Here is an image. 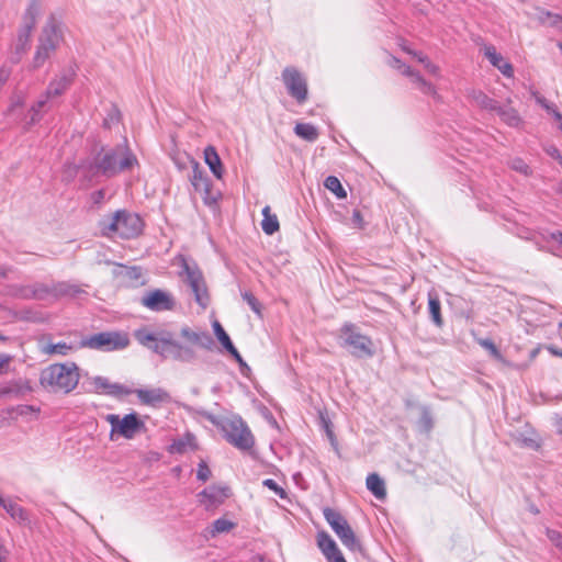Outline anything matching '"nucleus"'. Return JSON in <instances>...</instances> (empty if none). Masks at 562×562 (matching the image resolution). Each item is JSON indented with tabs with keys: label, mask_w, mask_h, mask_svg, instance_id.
<instances>
[{
	"label": "nucleus",
	"mask_w": 562,
	"mask_h": 562,
	"mask_svg": "<svg viewBox=\"0 0 562 562\" xmlns=\"http://www.w3.org/2000/svg\"><path fill=\"white\" fill-rule=\"evenodd\" d=\"M323 515L330 526V528L334 530V532L337 535V537L340 539L341 543L350 551L352 552H361L362 546L359 541V539L356 537L352 528L346 520V518L337 510L326 507L323 510Z\"/></svg>",
	"instance_id": "8"
},
{
	"label": "nucleus",
	"mask_w": 562,
	"mask_h": 562,
	"mask_svg": "<svg viewBox=\"0 0 562 562\" xmlns=\"http://www.w3.org/2000/svg\"><path fill=\"white\" fill-rule=\"evenodd\" d=\"M321 422L331 445L336 447V437L331 429L330 420L324 414H321Z\"/></svg>",
	"instance_id": "46"
},
{
	"label": "nucleus",
	"mask_w": 562,
	"mask_h": 562,
	"mask_svg": "<svg viewBox=\"0 0 562 562\" xmlns=\"http://www.w3.org/2000/svg\"><path fill=\"white\" fill-rule=\"evenodd\" d=\"M184 282L190 286L194 294L195 302L205 308L210 303L206 284L202 272L189 263H183Z\"/></svg>",
	"instance_id": "13"
},
{
	"label": "nucleus",
	"mask_w": 562,
	"mask_h": 562,
	"mask_svg": "<svg viewBox=\"0 0 562 562\" xmlns=\"http://www.w3.org/2000/svg\"><path fill=\"white\" fill-rule=\"evenodd\" d=\"M536 101L539 103L548 113L552 111V108H555L554 104L550 103L544 97L536 95Z\"/></svg>",
	"instance_id": "52"
},
{
	"label": "nucleus",
	"mask_w": 562,
	"mask_h": 562,
	"mask_svg": "<svg viewBox=\"0 0 562 562\" xmlns=\"http://www.w3.org/2000/svg\"><path fill=\"white\" fill-rule=\"evenodd\" d=\"M550 238L554 241H558L561 245L562 244V232H560V231L552 232L550 234Z\"/></svg>",
	"instance_id": "58"
},
{
	"label": "nucleus",
	"mask_w": 562,
	"mask_h": 562,
	"mask_svg": "<svg viewBox=\"0 0 562 562\" xmlns=\"http://www.w3.org/2000/svg\"><path fill=\"white\" fill-rule=\"evenodd\" d=\"M228 496L229 488L218 486H210L199 494L200 502L205 506L206 509L217 507L218 505L223 504Z\"/></svg>",
	"instance_id": "20"
},
{
	"label": "nucleus",
	"mask_w": 562,
	"mask_h": 562,
	"mask_svg": "<svg viewBox=\"0 0 562 562\" xmlns=\"http://www.w3.org/2000/svg\"><path fill=\"white\" fill-rule=\"evenodd\" d=\"M367 488L378 498L383 499L386 496L385 483L376 473H370L366 480Z\"/></svg>",
	"instance_id": "27"
},
{
	"label": "nucleus",
	"mask_w": 562,
	"mask_h": 562,
	"mask_svg": "<svg viewBox=\"0 0 562 562\" xmlns=\"http://www.w3.org/2000/svg\"><path fill=\"white\" fill-rule=\"evenodd\" d=\"M477 342L481 347L486 349L494 359H496V360L503 359L501 351L498 350L496 345L493 342V340H491L490 338H481L477 340Z\"/></svg>",
	"instance_id": "42"
},
{
	"label": "nucleus",
	"mask_w": 562,
	"mask_h": 562,
	"mask_svg": "<svg viewBox=\"0 0 562 562\" xmlns=\"http://www.w3.org/2000/svg\"><path fill=\"white\" fill-rule=\"evenodd\" d=\"M263 220L261 222V228L267 235H273L279 231L280 225L276 214L271 213V209L269 205L262 209Z\"/></svg>",
	"instance_id": "30"
},
{
	"label": "nucleus",
	"mask_w": 562,
	"mask_h": 562,
	"mask_svg": "<svg viewBox=\"0 0 562 562\" xmlns=\"http://www.w3.org/2000/svg\"><path fill=\"white\" fill-rule=\"evenodd\" d=\"M241 297L249 305V307L252 310V312L261 318L262 317V305L258 301V299L249 291L243 292Z\"/></svg>",
	"instance_id": "38"
},
{
	"label": "nucleus",
	"mask_w": 562,
	"mask_h": 562,
	"mask_svg": "<svg viewBox=\"0 0 562 562\" xmlns=\"http://www.w3.org/2000/svg\"><path fill=\"white\" fill-rule=\"evenodd\" d=\"M519 442L522 447H527L533 450H537L540 447L539 442L536 439L529 437H522L521 439H519Z\"/></svg>",
	"instance_id": "50"
},
{
	"label": "nucleus",
	"mask_w": 562,
	"mask_h": 562,
	"mask_svg": "<svg viewBox=\"0 0 562 562\" xmlns=\"http://www.w3.org/2000/svg\"><path fill=\"white\" fill-rule=\"evenodd\" d=\"M143 225L139 215L125 210H119L112 216L100 222L104 235L119 236L123 239L137 237L143 231Z\"/></svg>",
	"instance_id": "4"
},
{
	"label": "nucleus",
	"mask_w": 562,
	"mask_h": 562,
	"mask_svg": "<svg viewBox=\"0 0 562 562\" xmlns=\"http://www.w3.org/2000/svg\"><path fill=\"white\" fill-rule=\"evenodd\" d=\"M3 509L21 526H31L30 514L25 508L12 502L11 499L5 504Z\"/></svg>",
	"instance_id": "25"
},
{
	"label": "nucleus",
	"mask_w": 562,
	"mask_h": 562,
	"mask_svg": "<svg viewBox=\"0 0 562 562\" xmlns=\"http://www.w3.org/2000/svg\"><path fill=\"white\" fill-rule=\"evenodd\" d=\"M48 104V102L43 98L41 97L40 100H37L30 109V121H29V124L30 125H33V124H36L37 122H40V120L42 119V114H41V111L42 109H44L46 105Z\"/></svg>",
	"instance_id": "37"
},
{
	"label": "nucleus",
	"mask_w": 562,
	"mask_h": 562,
	"mask_svg": "<svg viewBox=\"0 0 562 562\" xmlns=\"http://www.w3.org/2000/svg\"><path fill=\"white\" fill-rule=\"evenodd\" d=\"M557 427H558V430L559 432H562V417H560L557 422Z\"/></svg>",
	"instance_id": "64"
},
{
	"label": "nucleus",
	"mask_w": 562,
	"mask_h": 562,
	"mask_svg": "<svg viewBox=\"0 0 562 562\" xmlns=\"http://www.w3.org/2000/svg\"><path fill=\"white\" fill-rule=\"evenodd\" d=\"M91 196H92L93 202L95 204H99L104 200L105 191L103 189H100L98 191H94Z\"/></svg>",
	"instance_id": "55"
},
{
	"label": "nucleus",
	"mask_w": 562,
	"mask_h": 562,
	"mask_svg": "<svg viewBox=\"0 0 562 562\" xmlns=\"http://www.w3.org/2000/svg\"><path fill=\"white\" fill-rule=\"evenodd\" d=\"M495 113H497L502 122L510 127H519L522 123V119L520 117L517 110L509 105L499 104Z\"/></svg>",
	"instance_id": "26"
},
{
	"label": "nucleus",
	"mask_w": 562,
	"mask_h": 562,
	"mask_svg": "<svg viewBox=\"0 0 562 562\" xmlns=\"http://www.w3.org/2000/svg\"><path fill=\"white\" fill-rule=\"evenodd\" d=\"M510 168L524 176L531 173L530 167L521 158H514L510 161Z\"/></svg>",
	"instance_id": "44"
},
{
	"label": "nucleus",
	"mask_w": 562,
	"mask_h": 562,
	"mask_svg": "<svg viewBox=\"0 0 562 562\" xmlns=\"http://www.w3.org/2000/svg\"><path fill=\"white\" fill-rule=\"evenodd\" d=\"M537 20L540 24L562 31V15L544 9H537Z\"/></svg>",
	"instance_id": "29"
},
{
	"label": "nucleus",
	"mask_w": 562,
	"mask_h": 562,
	"mask_svg": "<svg viewBox=\"0 0 562 562\" xmlns=\"http://www.w3.org/2000/svg\"><path fill=\"white\" fill-rule=\"evenodd\" d=\"M389 66L392 68L397 69L401 71L404 76L411 77L413 81L417 85V87L420 89L422 92L426 94L435 93L434 86L426 81L419 72L413 70L409 66L405 65L401 59H398L395 56H391L389 61Z\"/></svg>",
	"instance_id": "16"
},
{
	"label": "nucleus",
	"mask_w": 562,
	"mask_h": 562,
	"mask_svg": "<svg viewBox=\"0 0 562 562\" xmlns=\"http://www.w3.org/2000/svg\"><path fill=\"white\" fill-rule=\"evenodd\" d=\"M56 291L61 295H70V296H76L82 292V290L78 285L70 284L67 282L59 283L56 286Z\"/></svg>",
	"instance_id": "43"
},
{
	"label": "nucleus",
	"mask_w": 562,
	"mask_h": 562,
	"mask_svg": "<svg viewBox=\"0 0 562 562\" xmlns=\"http://www.w3.org/2000/svg\"><path fill=\"white\" fill-rule=\"evenodd\" d=\"M40 14V4L37 1H32L23 15V23L18 32L15 43V54L21 55L26 52L30 46L31 35L36 25V20Z\"/></svg>",
	"instance_id": "11"
},
{
	"label": "nucleus",
	"mask_w": 562,
	"mask_h": 562,
	"mask_svg": "<svg viewBox=\"0 0 562 562\" xmlns=\"http://www.w3.org/2000/svg\"><path fill=\"white\" fill-rule=\"evenodd\" d=\"M239 369L241 374L247 375V373L250 371L249 366L245 362L244 359H241V362H238Z\"/></svg>",
	"instance_id": "59"
},
{
	"label": "nucleus",
	"mask_w": 562,
	"mask_h": 562,
	"mask_svg": "<svg viewBox=\"0 0 562 562\" xmlns=\"http://www.w3.org/2000/svg\"><path fill=\"white\" fill-rule=\"evenodd\" d=\"M188 448L192 450L196 449L195 437L189 432L183 438L173 440L170 446V452L182 454Z\"/></svg>",
	"instance_id": "33"
},
{
	"label": "nucleus",
	"mask_w": 562,
	"mask_h": 562,
	"mask_svg": "<svg viewBox=\"0 0 562 562\" xmlns=\"http://www.w3.org/2000/svg\"><path fill=\"white\" fill-rule=\"evenodd\" d=\"M282 81L288 93L296 100L299 104L307 100V82L304 76L295 67H285L282 71Z\"/></svg>",
	"instance_id": "12"
},
{
	"label": "nucleus",
	"mask_w": 562,
	"mask_h": 562,
	"mask_svg": "<svg viewBox=\"0 0 562 562\" xmlns=\"http://www.w3.org/2000/svg\"><path fill=\"white\" fill-rule=\"evenodd\" d=\"M105 420L111 425L110 438L113 440L117 434L125 439H133L137 434L146 430L145 423L139 418L138 414L133 412L121 418L116 414H109Z\"/></svg>",
	"instance_id": "10"
},
{
	"label": "nucleus",
	"mask_w": 562,
	"mask_h": 562,
	"mask_svg": "<svg viewBox=\"0 0 562 562\" xmlns=\"http://www.w3.org/2000/svg\"><path fill=\"white\" fill-rule=\"evenodd\" d=\"M48 290L43 284L35 285H11L8 293L16 299L31 300L42 297V294L47 293Z\"/></svg>",
	"instance_id": "22"
},
{
	"label": "nucleus",
	"mask_w": 562,
	"mask_h": 562,
	"mask_svg": "<svg viewBox=\"0 0 562 562\" xmlns=\"http://www.w3.org/2000/svg\"><path fill=\"white\" fill-rule=\"evenodd\" d=\"M211 470L204 461H201L198 467L196 477L202 482H206L211 476Z\"/></svg>",
	"instance_id": "47"
},
{
	"label": "nucleus",
	"mask_w": 562,
	"mask_h": 562,
	"mask_svg": "<svg viewBox=\"0 0 562 562\" xmlns=\"http://www.w3.org/2000/svg\"><path fill=\"white\" fill-rule=\"evenodd\" d=\"M548 154L554 159H557L559 164L562 166V154L558 148H552L551 150H548Z\"/></svg>",
	"instance_id": "56"
},
{
	"label": "nucleus",
	"mask_w": 562,
	"mask_h": 562,
	"mask_svg": "<svg viewBox=\"0 0 562 562\" xmlns=\"http://www.w3.org/2000/svg\"><path fill=\"white\" fill-rule=\"evenodd\" d=\"M79 379V368L75 362L53 363L41 371L40 384L48 392L68 394L77 387Z\"/></svg>",
	"instance_id": "3"
},
{
	"label": "nucleus",
	"mask_w": 562,
	"mask_h": 562,
	"mask_svg": "<svg viewBox=\"0 0 562 562\" xmlns=\"http://www.w3.org/2000/svg\"><path fill=\"white\" fill-rule=\"evenodd\" d=\"M418 425L420 429L425 432H430L431 429L434 428V418L429 407L423 406L420 408V417L418 420Z\"/></svg>",
	"instance_id": "36"
},
{
	"label": "nucleus",
	"mask_w": 562,
	"mask_h": 562,
	"mask_svg": "<svg viewBox=\"0 0 562 562\" xmlns=\"http://www.w3.org/2000/svg\"><path fill=\"white\" fill-rule=\"evenodd\" d=\"M135 339L145 348L160 356L162 359H171L183 363H193L198 359V353L193 346H199L206 350L214 348V339L206 330H193L189 326H182L179 337L168 329H157L150 331L146 327L134 331Z\"/></svg>",
	"instance_id": "1"
},
{
	"label": "nucleus",
	"mask_w": 562,
	"mask_h": 562,
	"mask_svg": "<svg viewBox=\"0 0 562 562\" xmlns=\"http://www.w3.org/2000/svg\"><path fill=\"white\" fill-rule=\"evenodd\" d=\"M324 186L327 190L333 192L338 199H345L347 196V192L341 186L340 180L335 176H328L324 181Z\"/></svg>",
	"instance_id": "35"
},
{
	"label": "nucleus",
	"mask_w": 562,
	"mask_h": 562,
	"mask_svg": "<svg viewBox=\"0 0 562 562\" xmlns=\"http://www.w3.org/2000/svg\"><path fill=\"white\" fill-rule=\"evenodd\" d=\"M341 347L348 348L357 358H370L374 355L373 342L369 336L362 335L353 324L347 323L340 328Z\"/></svg>",
	"instance_id": "9"
},
{
	"label": "nucleus",
	"mask_w": 562,
	"mask_h": 562,
	"mask_svg": "<svg viewBox=\"0 0 562 562\" xmlns=\"http://www.w3.org/2000/svg\"><path fill=\"white\" fill-rule=\"evenodd\" d=\"M223 432L224 438L240 451H249L255 446V437L248 425L239 416L224 418L221 422L213 420Z\"/></svg>",
	"instance_id": "6"
},
{
	"label": "nucleus",
	"mask_w": 562,
	"mask_h": 562,
	"mask_svg": "<svg viewBox=\"0 0 562 562\" xmlns=\"http://www.w3.org/2000/svg\"><path fill=\"white\" fill-rule=\"evenodd\" d=\"M88 385L89 387L86 389L88 393H100L115 397L130 395L133 392L127 386L120 383H112L108 378L101 375L89 378Z\"/></svg>",
	"instance_id": "14"
},
{
	"label": "nucleus",
	"mask_w": 562,
	"mask_h": 562,
	"mask_svg": "<svg viewBox=\"0 0 562 562\" xmlns=\"http://www.w3.org/2000/svg\"><path fill=\"white\" fill-rule=\"evenodd\" d=\"M294 133L307 142H315L319 135L317 128L310 123H297Z\"/></svg>",
	"instance_id": "34"
},
{
	"label": "nucleus",
	"mask_w": 562,
	"mask_h": 562,
	"mask_svg": "<svg viewBox=\"0 0 562 562\" xmlns=\"http://www.w3.org/2000/svg\"><path fill=\"white\" fill-rule=\"evenodd\" d=\"M428 311L434 324L441 328L443 325V319L441 316V303L436 293H428Z\"/></svg>",
	"instance_id": "28"
},
{
	"label": "nucleus",
	"mask_w": 562,
	"mask_h": 562,
	"mask_svg": "<svg viewBox=\"0 0 562 562\" xmlns=\"http://www.w3.org/2000/svg\"><path fill=\"white\" fill-rule=\"evenodd\" d=\"M317 546L327 562H347L333 538L326 532L317 533Z\"/></svg>",
	"instance_id": "18"
},
{
	"label": "nucleus",
	"mask_w": 562,
	"mask_h": 562,
	"mask_svg": "<svg viewBox=\"0 0 562 562\" xmlns=\"http://www.w3.org/2000/svg\"><path fill=\"white\" fill-rule=\"evenodd\" d=\"M33 392L31 382L26 379H18L0 385V396H11L14 398H23Z\"/></svg>",
	"instance_id": "21"
},
{
	"label": "nucleus",
	"mask_w": 562,
	"mask_h": 562,
	"mask_svg": "<svg viewBox=\"0 0 562 562\" xmlns=\"http://www.w3.org/2000/svg\"><path fill=\"white\" fill-rule=\"evenodd\" d=\"M214 334L217 337L218 341L223 346V348H228L229 345H232V340L228 336V334L225 331V329L222 327V325L215 321L213 323Z\"/></svg>",
	"instance_id": "40"
},
{
	"label": "nucleus",
	"mask_w": 562,
	"mask_h": 562,
	"mask_svg": "<svg viewBox=\"0 0 562 562\" xmlns=\"http://www.w3.org/2000/svg\"><path fill=\"white\" fill-rule=\"evenodd\" d=\"M142 304L154 312L172 311L176 307L173 296L160 289L148 292L140 300Z\"/></svg>",
	"instance_id": "15"
},
{
	"label": "nucleus",
	"mask_w": 562,
	"mask_h": 562,
	"mask_svg": "<svg viewBox=\"0 0 562 562\" xmlns=\"http://www.w3.org/2000/svg\"><path fill=\"white\" fill-rule=\"evenodd\" d=\"M18 412L20 415H26L29 413H40V407L33 405H20L18 406Z\"/></svg>",
	"instance_id": "51"
},
{
	"label": "nucleus",
	"mask_w": 562,
	"mask_h": 562,
	"mask_svg": "<svg viewBox=\"0 0 562 562\" xmlns=\"http://www.w3.org/2000/svg\"><path fill=\"white\" fill-rule=\"evenodd\" d=\"M9 78V71L5 69H0V87L7 81Z\"/></svg>",
	"instance_id": "62"
},
{
	"label": "nucleus",
	"mask_w": 562,
	"mask_h": 562,
	"mask_svg": "<svg viewBox=\"0 0 562 562\" xmlns=\"http://www.w3.org/2000/svg\"><path fill=\"white\" fill-rule=\"evenodd\" d=\"M425 69L431 74V75H438L439 72V67L436 66L435 64H432L431 61H427V65L425 66Z\"/></svg>",
	"instance_id": "57"
},
{
	"label": "nucleus",
	"mask_w": 562,
	"mask_h": 562,
	"mask_svg": "<svg viewBox=\"0 0 562 562\" xmlns=\"http://www.w3.org/2000/svg\"><path fill=\"white\" fill-rule=\"evenodd\" d=\"M549 351L552 355L562 358V350L561 349H558L557 347L551 346V347H549Z\"/></svg>",
	"instance_id": "63"
},
{
	"label": "nucleus",
	"mask_w": 562,
	"mask_h": 562,
	"mask_svg": "<svg viewBox=\"0 0 562 562\" xmlns=\"http://www.w3.org/2000/svg\"><path fill=\"white\" fill-rule=\"evenodd\" d=\"M204 193L203 195V201L206 205L211 206L213 204H215L217 202V196L211 194V190L210 191H202Z\"/></svg>",
	"instance_id": "53"
},
{
	"label": "nucleus",
	"mask_w": 562,
	"mask_h": 562,
	"mask_svg": "<svg viewBox=\"0 0 562 562\" xmlns=\"http://www.w3.org/2000/svg\"><path fill=\"white\" fill-rule=\"evenodd\" d=\"M137 164L136 156L128 147L117 145L111 148H102L90 162L88 172L92 177L101 175L105 178H112L132 169Z\"/></svg>",
	"instance_id": "2"
},
{
	"label": "nucleus",
	"mask_w": 562,
	"mask_h": 562,
	"mask_svg": "<svg viewBox=\"0 0 562 562\" xmlns=\"http://www.w3.org/2000/svg\"><path fill=\"white\" fill-rule=\"evenodd\" d=\"M225 350L237 361L241 362L243 357L234 346V344L229 345L228 348H225Z\"/></svg>",
	"instance_id": "54"
},
{
	"label": "nucleus",
	"mask_w": 562,
	"mask_h": 562,
	"mask_svg": "<svg viewBox=\"0 0 562 562\" xmlns=\"http://www.w3.org/2000/svg\"><path fill=\"white\" fill-rule=\"evenodd\" d=\"M351 222L352 224L358 227V228H363L364 227V220L362 217V214L359 210H353L352 212V216H351Z\"/></svg>",
	"instance_id": "49"
},
{
	"label": "nucleus",
	"mask_w": 562,
	"mask_h": 562,
	"mask_svg": "<svg viewBox=\"0 0 562 562\" xmlns=\"http://www.w3.org/2000/svg\"><path fill=\"white\" fill-rule=\"evenodd\" d=\"M74 77L75 71L72 69L61 72L57 78L50 81L42 97L49 102L52 98L61 95L71 86Z\"/></svg>",
	"instance_id": "17"
},
{
	"label": "nucleus",
	"mask_w": 562,
	"mask_h": 562,
	"mask_svg": "<svg viewBox=\"0 0 562 562\" xmlns=\"http://www.w3.org/2000/svg\"><path fill=\"white\" fill-rule=\"evenodd\" d=\"M131 344L128 334L125 331H102L83 338L81 347L93 350L111 352L123 350Z\"/></svg>",
	"instance_id": "7"
},
{
	"label": "nucleus",
	"mask_w": 562,
	"mask_h": 562,
	"mask_svg": "<svg viewBox=\"0 0 562 562\" xmlns=\"http://www.w3.org/2000/svg\"><path fill=\"white\" fill-rule=\"evenodd\" d=\"M204 161L216 179L223 178L224 168L214 146H207L204 149Z\"/></svg>",
	"instance_id": "24"
},
{
	"label": "nucleus",
	"mask_w": 562,
	"mask_h": 562,
	"mask_svg": "<svg viewBox=\"0 0 562 562\" xmlns=\"http://www.w3.org/2000/svg\"><path fill=\"white\" fill-rule=\"evenodd\" d=\"M263 486L273 491L280 498H286V492L284 488L278 485V483L272 479H267L262 482Z\"/></svg>",
	"instance_id": "45"
},
{
	"label": "nucleus",
	"mask_w": 562,
	"mask_h": 562,
	"mask_svg": "<svg viewBox=\"0 0 562 562\" xmlns=\"http://www.w3.org/2000/svg\"><path fill=\"white\" fill-rule=\"evenodd\" d=\"M235 527V524L226 518H218L213 522L212 533L228 532Z\"/></svg>",
	"instance_id": "41"
},
{
	"label": "nucleus",
	"mask_w": 562,
	"mask_h": 562,
	"mask_svg": "<svg viewBox=\"0 0 562 562\" xmlns=\"http://www.w3.org/2000/svg\"><path fill=\"white\" fill-rule=\"evenodd\" d=\"M132 393H135L139 402L147 406L155 407L161 403H167L170 401L169 393L161 387L137 389Z\"/></svg>",
	"instance_id": "19"
},
{
	"label": "nucleus",
	"mask_w": 562,
	"mask_h": 562,
	"mask_svg": "<svg viewBox=\"0 0 562 562\" xmlns=\"http://www.w3.org/2000/svg\"><path fill=\"white\" fill-rule=\"evenodd\" d=\"M471 97L475 104L483 110L496 112V110L498 109L499 103L496 100L490 98L483 91L474 90L472 91Z\"/></svg>",
	"instance_id": "31"
},
{
	"label": "nucleus",
	"mask_w": 562,
	"mask_h": 562,
	"mask_svg": "<svg viewBox=\"0 0 562 562\" xmlns=\"http://www.w3.org/2000/svg\"><path fill=\"white\" fill-rule=\"evenodd\" d=\"M63 41V33L58 21L52 14L48 16L38 36V44L33 58V68L37 69L50 57Z\"/></svg>",
	"instance_id": "5"
},
{
	"label": "nucleus",
	"mask_w": 562,
	"mask_h": 562,
	"mask_svg": "<svg viewBox=\"0 0 562 562\" xmlns=\"http://www.w3.org/2000/svg\"><path fill=\"white\" fill-rule=\"evenodd\" d=\"M484 55L505 77L512 78L514 76L513 65L506 61L504 57L496 52L494 46H486Z\"/></svg>",
	"instance_id": "23"
},
{
	"label": "nucleus",
	"mask_w": 562,
	"mask_h": 562,
	"mask_svg": "<svg viewBox=\"0 0 562 562\" xmlns=\"http://www.w3.org/2000/svg\"><path fill=\"white\" fill-rule=\"evenodd\" d=\"M547 536L557 548L562 550V533L560 531L548 529Z\"/></svg>",
	"instance_id": "48"
},
{
	"label": "nucleus",
	"mask_w": 562,
	"mask_h": 562,
	"mask_svg": "<svg viewBox=\"0 0 562 562\" xmlns=\"http://www.w3.org/2000/svg\"><path fill=\"white\" fill-rule=\"evenodd\" d=\"M191 183L194 187L195 191H210L212 188V183L210 178L199 169L198 165L192 170Z\"/></svg>",
	"instance_id": "32"
},
{
	"label": "nucleus",
	"mask_w": 562,
	"mask_h": 562,
	"mask_svg": "<svg viewBox=\"0 0 562 562\" xmlns=\"http://www.w3.org/2000/svg\"><path fill=\"white\" fill-rule=\"evenodd\" d=\"M11 361V357L8 355L0 353V369L7 366Z\"/></svg>",
	"instance_id": "60"
},
{
	"label": "nucleus",
	"mask_w": 562,
	"mask_h": 562,
	"mask_svg": "<svg viewBox=\"0 0 562 562\" xmlns=\"http://www.w3.org/2000/svg\"><path fill=\"white\" fill-rule=\"evenodd\" d=\"M555 121H558L560 124H562V114L558 111L557 108H552V111L550 112Z\"/></svg>",
	"instance_id": "61"
},
{
	"label": "nucleus",
	"mask_w": 562,
	"mask_h": 562,
	"mask_svg": "<svg viewBox=\"0 0 562 562\" xmlns=\"http://www.w3.org/2000/svg\"><path fill=\"white\" fill-rule=\"evenodd\" d=\"M71 350V346L67 345L66 342H57V344H49L43 348V351L48 355H61L67 356L68 352Z\"/></svg>",
	"instance_id": "39"
}]
</instances>
